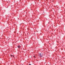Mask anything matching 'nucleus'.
<instances>
[{"label": "nucleus", "instance_id": "4", "mask_svg": "<svg viewBox=\"0 0 65 65\" xmlns=\"http://www.w3.org/2000/svg\"><path fill=\"white\" fill-rule=\"evenodd\" d=\"M12 55H11V57H12Z\"/></svg>", "mask_w": 65, "mask_h": 65}, {"label": "nucleus", "instance_id": "6", "mask_svg": "<svg viewBox=\"0 0 65 65\" xmlns=\"http://www.w3.org/2000/svg\"><path fill=\"white\" fill-rule=\"evenodd\" d=\"M13 57H14V56L13 55Z\"/></svg>", "mask_w": 65, "mask_h": 65}, {"label": "nucleus", "instance_id": "3", "mask_svg": "<svg viewBox=\"0 0 65 65\" xmlns=\"http://www.w3.org/2000/svg\"><path fill=\"white\" fill-rule=\"evenodd\" d=\"M34 58H36V57L35 56H34Z\"/></svg>", "mask_w": 65, "mask_h": 65}, {"label": "nucleus", "instance_id": "2", "mask_svg": "<svg viewBox=\"0 0 65 65\" xmlns=\"http://www.w3.org/2000/svg\"><path fill=\"white\" fill-rule=\"evenodd\" d=\"M18 48H20V47H21V46H18Z\"/></svg>", "mask_w": 65, "mask_h": 65}, {"label": "nucleus", "instance_id": "5", "mask_svg": "<svg viewBox=\"0 0 65 65\" xmlns=\"http://www.w3.org/2000/svg\"><path fill=\"white\" fill-rule=\"evenodd\" d=\"M29 65H31V64H29Z\"/></svg>", "mask_w": 65, "mask_h": 65}, {"label": "nucleus", "instance_id": "1", "mask_svg": "<svg viewBox=\"0 0 65 65\" xmlns=\"http://www.w3.org/2000/svg\"><path fill=\"white\" fill-rule=\"evenodd\" d=\"M38 57H42V56L41 55V53H40L38 55Z\"/></svg>", "mask_w": 65, "mask_h": 65}]
</instances>
